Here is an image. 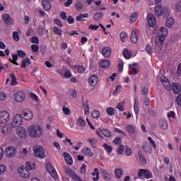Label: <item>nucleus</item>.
<instances>
[{
	"label": "nucleus",
	"instance_id": "obj_1",
	"mask_svg": "<svg viewBox=\"0 0 181 181\" xmlns=\"http://www.w3.org/2000/svg\"><path fill=\"white\" fill-rule=\"evenodd\" d=\"M168 33H169V31L165 27L160 28L157 33V36L156 37V45L160 50L163 47V44L165 43Z\"/></svg>",
	"mask_w": 181,
	"mask_h": 181
},
{
	"label": "nucleus",
	"instance_id": "obj_2",
	"mask_svg": "<svg viewBox=\"0 0 181 181\" xmlns=\"http://www.w3.org/2000/svg\"><path fill=\"white\" fill-rule=\"evenodd\" d=\"M27 131L30 138H40L43 135V130L38 124H30L28 127Z\"/></svg>",
	"mask_w": 181,
	"mask_h": 181
},
{
	"label": "nucleus",
	"instance_id": "obj_3",
	"mask_svg": "<svg viewBox=\"0 0 181 181\" xmlns=\"http://www.w3.org/2000/svg\"><path fill=\"white\" fill-rule=\"evenodd\" d=\"M11 119V115L8 110H1L0 111V128H2V125L8 124Z\"/></svg>",
	"mask_w": 181,
	"mask_h": 181
},
{
	"label": "nucleus",
	"instance_id": "obj_4",
	"mask_svg": "<svg viewBox=\"0 0 181 181\" xmlns=\"http://www.w3.org/2000/svg\"><path fill=\"white\" fill-rule=\"evenodd\" d=\"M34 156L40 159H45L46 154H45V148L42 146L37 145L33 148Z\"/></svg>",
	"mask_w": 181,
	"mask_h": 181
},
{
	"label": "nucleus",
	"instance_id": "obj_5",
	"mask_svg": "<svg viewBox=\"0 0 181 181\" xmlns=\"http://www.w3.org/2000/svg\"><path fill=\"white\" fill-rule=\"evenodd\" d=\"M18 153V149L14 146H8L5 148V155L6 158H12Z\"/></svg>",
	"mask_w": 181,
	"mask_h": 181
},
{
	"label": "nucleus",
	"instance_id": "obj_6",
	"mask_svg": "<svg viewBox=\"0 0 181 181\" xmlns=\"http://www.w3.org/2000/svg\"><path fill=\"white\" fill-rule=\"evenodd\" d=\"M22 118V115L19 113L16 114L13 118L11 127L13 128H18V127H21L23 122V119Z\"/></svg>",
	"mask_w": 181,
	"mask_h": 181
},
{
	"label": "nucleus",
	"instance_id": "obj_7",
	"mask_svg": "<svg viewBox=\"0 0 181 181\" xmlns=\"http://www.w3.org/2000/svg\"><path fill=\"white\" fill-rule=\"evenodd\" d=\"M21 117L25 121H32L33 119V112L28 108L23 109L21 111Z\"/></svg>",
	"mask_w": 181,
	"mask_h": 181
},
{
	"label": "nucleus",
	"instance_id": "obj_8",
	"mask_svg": "<svg viewBox=\"0 0 181 181\" xmlns=\"http://www.w3.org/2000/svg\"><path fill=\"white\" fill-rule=\"evenodd\" d=\"M18 173L23 179H29V177H30V172H29L28 169L25 168L23 165H21L18 168Z\"/></svg>",
	"mask_w": 181,
	"mask_h": 181
},
{
	"label": "nucleus",
	"instance_id": "obj_9",
	"mask_svg": "<svg viewBox=\"0 0 181 181\" xmlns=\"http://www.w3.org/2000/svg\"><path fill=\"white\" fill-rule=\"evenodd\" d=\"M16 134L18 136V138H21V139H25L28 136V132H26V129L23 127H18L16 129Z\"/></svg>",
	"mask_w": 181,
	"mask_h": 181
},
{
	"label": "nucleus",
	"instance_id": "obj_10",
	"mask_svg": "<svg viewBox=\"0 0 181 181\" xmlns=\"http://www.w3.org/2000/svg\"><path fill=\"white\" fill-rule=\"evenodd\" d=\"M14 101L16 103H23V101H25V98H26V96L25 95V93L22 90H18L13 95Z\"/></svg>",
	"mask_w": 181,
	"mask_h": 181
},
{
	"label": "nucleus",
	"instance_id": "obj_11",
	"mask_svg": "<svg viewBox=\"0 0 181 181\" xmlns=\"http://www.w3.org/2000/svg\"><path fill=\"white\" fill-rule=\"evenodd\" d=\"M47 170L48 173H49V175L52 176V177H54V179H57L59 177L56 169H54V167L50 163H47Z\"/></svg>",
	"mask_w": 181,
	"mask_h": 181
},
{
	"label": "nucleus",
	"instance_id": "obj_12",
	"mask_svg": "<svg viewBox=\"0 0 181 181\" xmlns=\"http://www.w3.org/2000/svg\"><path fill=\"white\" fill-rule=\"evenodd\" d=\"M139 177H145V179H151L152 173L146 169H141L138 173Z\"/></svg>",
	"mask_w": 181,
	"mask_h": 181
},
{
	"label": "nucleus",
	"instance_id": "obj_13",
	"mask_svg": "<svg viewBox=\"0 0 181 181\" xmlns=\"http://www.w3.org/2000/svg\"><path fill=\"white\" fill-rule=\"evenodd\" d=\"M12 124H4V126L1 128V132L2 135H4L6 136V135H9V134H11L12 132Z\"/></svg>",
	"mask_w": 181,
	"mask_h": 181
},
{
	"label": "nucleus",
	"instance_id": "obj_14",
	"mask_svg": "<svg viewBox=\"0 0 181 181\" xmlns=\"http://www.w3.org/2000/svg\"><path fill=\"white\" fill-rule=\"evenodd\" d=\"M148 24L150 28H155L156 26V18H155V16L153 14H148V16L147 18Z\"/></svg>",
	"mask_w": 181,
	"mask_h": 181
},
{
	"label": "nucleus",
	"instance_id": "obj_15",
	"mask_svg": "<svg viewBox=\"0 0 181 181\" xmlns=\"http://www.w3.org/2000/svg\"><path fill=\"white\" fill-rule=\"evenodd\" d=\"M88 84L90 87H95L98 84V76L97 75H91L88 78Z\"/></svg>",
	"mask_w": 181,
	"mask_h": 181
},
{
	"label": "nucleus",
	"instance_id": "obj_16",
	"mask_svg": "<svg viewBox=\"0 0 181 181\" xmlns=\"http://www.w3.org/2000/svg\"><path fill=\"white\" fill-rule=\"evenodd\" d=\"M160 81L163 86L168 90V91L172 90V86H170V82H169V79L166 78V76H162L160 78Z\"/></svg>",
	"mask_w": 181,
	"mask_h": 181
},
{
	"label": "nucleus",
	"instance_id": "obj_17",
	"mask_svg": "<svg viewBox=\"0 0 181 181\" xmlns=\"http://www.w3.org/2000/svg\"><path fill=\"white\" fill-rule=\"evenodd\" d=\"M2 19L6 25H13V23L15 22L13 18H11L9 14H4L2 16Z\"/></svg>",
	"mask_w": 181,
	"mask_h": 181
},
{
	"label": "nucleus",
	"instance_id": "obj_18",
	"mask_svg": "<svg viewBox=\"0 0 181 181\" xmlns=\"http://www.w3.org/2000/svg\"><path fill=\"white\" fill-rule=\"evenodd\" d=\"M111 47H104L102 49V54L103 56H104V57H105V59H108L111 57Z\"/></svg>",
	"mask_w": 181,
	"mask_h": 181
},
{
	"label": "nucleus",
	"instance_id": "obj_19",
	"mask_svg": "<svg viewBox=\"0 0 181 181\" xmlns=\"http://www.w3.org/2000/svg\"><path fill=\"white\" fill-rule=\"evenodd\" d=\"M175 18H173V17H169L167 18L166 21H165V28H168V29H172V28H173V26H175Z\"/></svg>",
	"mask_w": 181,
	"mask_h": 181
},
{
	"label": "nucleus",
	"instance_id": "obj_20",
	"mask_svg": "<svg viewBox=\"0 0 181 181\" xmlns=\"http://www.w3.org/2000/svg\"><path fill=\"white\" fill-rule=\"evenodd\" d=\"M63 158H64V160L67 165H73V158H71V156L67 152H64L62 154Z\"/></svg>",
	"mask_w": 181,
	"mask_h": 181
},
{
	"label": "nucleus",
	"instance_id": "obj_21",
	"mask_svg": "<svg viewBox=\"0 0 181 181\" xmlns=\"http://www.w3.org/2000/svg\"><path fill=\"white\" fill-rule=\"evenodd\" d=\"M172 89L174 94H180L181 93V86L179 83H173Z\"/></svg>",
	"mask_w": 181,
	"mask_h": 181
},
{
	"label": "nucleus",
	"instance_id": "obj_22",
	"mask_svg": "<svg viewBox=\"0 0 181 181\" xmlns=\"http://www.w3.org/2000/svg\"><path fill=\"white\" fill-rule=\"evenodd\" d=\"M159 127L161 129L166 131L168 128V121L165 119H160L159 121Z\"/></svg>",
	"mask_w": 181,
	"mask_h": 181
},
{
	"label": "nucleus",
	"instance_id": "obj_23",
	"mask_svg": "<svg viewBox=\"0 0 181 181\" xmlns=\"http://www.w3.org/2000/svg\"><path fill=\"white\" fill-rule=\"evenodd\" d=\"M143 149L146 153H152V146L148 142H144L143 144Z\"/></svg>",
	"mask_w": 181,
	"mask_h": 181
},
{
	"label": "nucleus",
	"instance_id": "obj_24",
	"mask_svg": "<svg viewBox=\"0 0 181 181\" xmlns=\"http://www.w3.org/2000/svg\"><path fill=\"white\" fill-rule=\"evenodd\" d=\"M25 167L28 170H35L36 169V163L33 161H27Z\"/></svg>",
	"mask_w": 181,
	"mask_h": 181
},
{
	"label": "nucleus",
	"instance_id": "obj_25",
	"mask_svg": "<svg viewBox=\"0 0 181 181\" xmlns=\"http://www.w3.org/2000/svg\"><path fill=\"white\" fill-rule=\"evenodd\" d=\"M163 13V7L162 5L158 4L155 8V13L156 16H162V13Z\"/></svg>",
	"mask_w": 181,
	"mask_h": 181
},
{
	"label": "nucleus",
	"instance_id": "obj_26",
	"mask_svg": "<svg viewBox=\"0 0 181 181\" xmlns=\"http://www.w3.org/2000/svg\"><path fill=\"white\" fill-rule=\"evenodd\" d=\"M129 70L132 74H138V64H134L129 65Z\"/></svg>",
	"mask_w": 181,
	"mask_h": 181
},
{
	"label": "nucleus",
	"instance_id": "obj_27",
	"mask_svg": "<svg viewBox=\"0 0 181 181\" xmlns=\"http://www.w3.org/2000/svg\"><path fill=\"white\" fill-rule=\"evenodd\" d=\"M82 153L85 155V156H93V152L91 151V149L89 147H84L82 149Z\"/></svg>",
	"mask_w": 181,
	"mask_h": 181
},
{
	"label": "nucleus",
	"instance_id": "obj_28",
	"mask_svg": "<svg viewBox=\"0 0 181 181\" xmlns=\"http://www.w3.org/2000/svg\"><path fill=\"white\" fill-rule=\"evenodd\" d=\"M131 40L132 43H138V33L135 30H132Z\"/></svg>",
	"mask_w": 181,
	"mask_h": 181
},
{
	"label": "nucleus",
	"instance_id": "obj_29",
	"mask_svg": "<svg viewBox=\"0 0 181 181\" xmlns=\"http://www.w3.org/2000/svg\"><path fill=\"white\" fill-rule=\"evenodd\" d=\"M134 110L137 115L139 114V100L137 98L134 99Z\"/></svg>",
	"mask_w": 181,
	"mask_h": 181
},
{
	"label": "nucleus",
	"instance_id": "obj_30",
	"mask_svg": "<svg viewBox=\"0 0 181 181\" xmlns=\"http://www.w3.org/2000/svg\"><path fill=\"white\" fill-rule=\"evenodd\" d=\"M100 173L103 176V179L106 181H110V173H108V171H107L105 169H101Z\"/></svg>",
	"mask_w": 181,
	"mask_h": 181
},
{
	"label": "nucleus",
	"instance_id": "obj_31",
	"mask_svg": "<svg viewBox=\"0 0 181 181\" xmlns=\"http://www.w3.org/2000/svg\"><path fill=\"white\" fill-rule=\"evenodd\" d=\"M92 176H94L93 178V181H97L100 180V172L98 171V168H95L94 171L92 173Z\"/></svg>",
	"mask_w": 181,
	"mask_h": 181
},
{
	"label": "nucleus",
	"instance_id": "obj_32",
	"mask_svg": "<svg viewBox=\"0 0 181 181\" xmlns=\"http://www.w3.org/2000/svg\"><path fill=\"white\" fill-rule=\"evenodd\" d=\"M100 66L103 69H108V67L111 66V63L110 62V60L103 59L100 62Z\"/></svg>",
	"mask_w": 181,
	"mask_h": 181
},
{
	"label": "nucleus",
	"instance_id": "obj_33",
	"mask_svg": "<svg viewBox=\"0 0 181 181\" xmlns=\"http://www.w3.org/2000/svg\"><path fill=\"white\" fill-rule=\"evenodd\" d=\"M42 4L45 11H48L52 9V4H50V1H42Z\"/></svg>",
	"mask_w": 181,
	"mask_h": 181
},
{
	"label": "nucleus",
	"instance_id": "obj_34",
	"mask_svg": "<svg viewBox=\"0 0 181 181\" xmlns=\"http://www.w3.org/2000/svg\"><path fill=\"white\" fill-rule=\"evenodd\" d=\"M32 62H30V59L27 58L25 59H23L22 62H21V67L23 69H26V67H28V66H29Z\"/></svg>",
	"mask_w": 181,
	"mask_h": 181
},
{
	"label": "nucleus",
	"instance_id": "obj_35",
	"mask_svg": "<svg viewBox=\"0 0 181 181\" xmlns=\"http://www.w3.org/2000/svg\"><path fill=\"white\" fill-rule=\"evenodd\" d=\"M115 177L117 179H121L122 177V175H124V171H122V169L117 168L115 170Z\"/></svg>",
	"mask_w": 181,
	"mask_h": 181
},
{
	"label": "nucleus",
	"instance_id": "obj_36",
	"mask_svg": "<svg viewBox=\"0 0 181 181\" xmlns=\"http://www.w3.org/2000/svg\"><path fill=\"white\" fill-rule=\"evenodd\" d=\"M126 129L129 134H135V132L136 131L135 126L133 124H129L126 127Z\"/></svg>",
	"mask_w": 181,
	"mask_h": 181
},
{
	"label": "nucleus",
	"instance_id": "obj_37",
	"mask_svg": "<svg viewBox=\"0 0 181 181\" xmlns=\"http://www.w3.org/2000/svg\"><path fill=\"white\" fill-rule=\"evenodd\" d=\"M123 56L124 57H125V59H129L132 56V52H131L128 49H124L123 51Z\"/></svg>",
	"mask_w": 181,
	"mask_h": 181
},
{
	"label": "nucleus",
	"instance_id": "obj_38",
	"mask_svg": "<svg viewBox=\"0 0 181 181\" xmlns=\"http://www.w3.org/2000/svg\"><path fill=\"white\" fill-rule=\"evenodd\" d=\"M174 11L176 13H180L181 12V1H177L174 6Z\"/></svg>",
	"mask_w": 181,
	"mask_h": 181
},
{
	"label": "nucleus",
	"instance_id": "obj_39",
	"mask_svg": "<svg viewBox=\"0 0 181 181\" xmlns=\"http://www.w3.org/2000/svg\"><path fill=\"white\" fill-rule=\"evenodd\" d=\"M103 148L107 152L108 155L112 152V147L110 145H108L107 143H105L103 146Z\"/></svg>",
	"mask_w": 181,
	"mask_h": 181
},
{
	"label": "nucleus",
	"instance_id": "obj_40",
	"mask_svg": "<svg viewBox=\"0 0 181 181\" xmlns=\"http://www.w3.org/2000/svg\"><path fill=\"white\" fill-rule=\"evenodd\" d=\"M162 15H163L165 18H169V16H170V9L168 7H164Z\"/></svg>",
	"mask_w": 181,
	"mask_h": 181
},
{
	"label": "nucleus",
	"instance_id": "obj_41",
	"mask_svg": "<svg viewBox=\"0 0 181 181\" xmlns=\"http://www.w3.org/2000/svg\"><path fill=\"white\" fill-rule=\"evenodd\" d=\"M74 70L78 71L81 74H83V73L86 71V68H84V66H83L78 65L74 67Z\"/></svg>",
	"mask_w": 181,
	"mask_h": 181
},
{
	"label": "nucleus",
	"instance_id": "obj_42",
	"mask_svg": "<svg viewBox=\"0 0 181 181\" xmlns=\"http://www.w3.org/2000/svg\"><path fill=\"white\" fill-rule=\"evenodd\" d=\"M88 16H89V15L87 13H83V14L81 13L76 17V21H78V22H81V21H83V19H84V18H88Z\"/></svg>",
	"mask_w": 181,
	"mask_h": 181
},
{
	"label": "nucleus",
	"instance_id": "obj_43",
	"mask_svg": "<svg viewBox=\"0 0 181 181\" xmlns=\"http://www.w3.org/2000/svg\"><path fill=\"white\" fill-rule=\"evenodd\" d=\"M103 13H95L93 14V21H101L103 19Z\"/></svg>",
	"mask_w": 181,
	"mask_h": 181
},
{
	"label": "nucleus",
	"instance_id": "obj_44",
	"mask_svg": "<svg viewBox=\"0 0 181 181\" xmlns=\"http://www.w3.org/2000/svg\"><path fill=\"white\" fill-rule=\"evenodd\" d=\"M11 78V86H16L18 84V81H16V77H15V74H11L10 75Z\"/></svg>",
	"mask_w": 181,
	"mask_h": 181
},
{
	"label": "nucleus",
	"instance_id": "obj_45",
	"mask_svg": "<svg viewBox=\"0 0 181 181\" xmlns=\"http://www.w3.org/2000/svg\"><path fill=\"white\" fill-rule=\"evenodd\" d=\"M125 101H122L117 104L116 108L119 110V111H124L125 110Z\"/></svg>",
	"mask_w": 181,
	"mask_h": 181
},
{
	"label": "nucleus",
	"instance_id": "obj_46",
	"mask_svg": "<svg viewBox=\"0 0 181 181\" xmlns=\"http://www.w3.org/2000/svg\"><path fill=\"white\" fill-rule=\"evenodd\" d=\"M145 49L147 54H149L150 56L153 54V49H152V46H151V45H146Z\"/></svg>",
	"mask_w": 181,
	"mask_h": 181
},
{
	"label": "nucleus",
	"instance_id": "obj_47",
	"mask_svg": "<svg viewBox=\"0 0 181 181\" xmlns=\"http://www.w3.org/2000/svg\"><path fill=\"white\" fill-rule=\"evenodd\" d=\"M125 151V147L124 145H119L117 148V155H122Z\"/></svg>",
	"mask_w": 181,
	"mask_h": 181
},
{
	"label": "nucleus",
	"instance_id": "obj_48",
	"mask_svg": "<svg viewBox=\"0 0 181 181\" xmlns=\"http://www.w3.org/2000/svg\"><path fill=\"white\" fill-rule=\"evenodd\" d=\"M91 115H92L93 118H94L95 119H97L100 118L101 113L100 112L99 110H93L92 112Z\"/></svg>",
	"mask_w": 181,
	"mask_h": 181
},
{
	"label": "nucleus",
	"instance_id": "obj_49",
	"mask_svg": "<svg viewBox=\"0 0 181 181\" xmlns=\"http://www.w3.org/2000/svg\"><path fill=\"white\" fill-rule=\"evenodd\" d=\"M139 160L141 162V163L143 165H146V159L145 158V157H144V154L141 151L139 152Z\"/></svg>",
	"mask_w": 181,
	"mask_h": 181
},
{
	"label": "nucleus",
	"instance_id": "obj_50",
	"mask_svg": "<svg viewBox=\"0 0 181 181\" xmlns=\"http://www.w3.org/2000/svg\"><path fill=\"white\" fill-rule=\"evenodd\" d=\"M102 135H104L106 138H111V132L110 130L103 129Z\"/></svg>",
	"mask_w": 181,
	"mask_h": 181
},
{
	"label": "nucleus",
	"instance_id": "obj_51",
	"mask_svg": "<svg viewBox=\"0 0 181 181\" xmlns=\"http://www.w3.org/2000/svg\"><path fill=\"white\" fill-rule=\"evenodd\" d=\"M77 124L79 127H86V121H84V119H83V118L81 117H79L78 119Z\"/></svg>",
	"mask_w": 181,
	"mask_h": 181
},
{
	"label": "nucleus",
	"instance_id": "obj_52",
	"mask_svg": "<svg viewBox=\"0 0 181 181\" xmlns=\"http://www.w3.org/2000/svg\"><path fill=\"white\" fill-rule=\"evenodd\" d=\"M136 19H138V13L134 12L130 16L131 22H136Z\"/></svg>",
	"mask_w": 181,
	"mask_h": 181
},
{
	"label": "nucleus",
	"instance_id": "obj_53",
	"mask_svg": "<svg viewBox=\"0 0 181 181\" xmlns=\"http://www.w3.org/2000/svg\"><path fill=\"white\" fill-rule=\"evenodd\" d=\"M83 108L86 115H88L90 114V107L88 106V103H84Z\"/></svg>",
	"mask_w": 181,
	"mask_h": 181
},
{
	"label": "nucleus",
	"instance_id": "obj_54",
	"mask_svg": "<svg viewBox=\"0 0 181 181\" xmlns=\"http://www.w3.org/2000/svg\"><path fill=\"white\" fill-rule=\"evenodd\" d=\"M106 112L108 115H114V113L115 112V110L112 107H107L106 109Z\"/></svg>",
	"mask_w": 181,
	"mask_h": 181
},
{
	"label": "nucleus",
	"instance_id": "obj_55",
	"mask_svg": "<svg viewBox=\"0 0 181 181\" xmlns=\"http://www.w3.org/2000/svg\"><path fill=\"white\" fill-rule=\"evenodd\" d=\"M13 37L16 42H19L21 40V37H19V33L18 32L14 31L13 33Z\"/></svg>",
	"mask_w": 181,
	"mask_h": 181
},
{
	"label": "nucleus",
	"instance_id": "obj_56",
	"mask_svg": "<svg viewBox=\"0 0 181 181\" xmlns=\"http://www.w3.org/2000/svg\"><path fill=\"white\" fill-rule=\"evenodd\" d=\"M6 93L5 92H0V101H5L7 99Z\"/></svg>",
	"mask_w": 181,
	"mask_h": 181
},
{
	"label": "nucleus",
	"instance_id": "obj_57",
	"mask_svg": "<svg viewBox=\"0 0 181 181\" xmlns=\"http://www.w3.org/2000/svg\"><path fill=\"white\" fill-rule=\"evenodd\" d=\"M118 70L119 71L122 72L124 70V61L119 60L118 63Z\"/></svg>",
	"mask_w": 181,
	"mask_h": 181
},
{
	"label": "nucleus",
	"instance_id": "obj_58",
	"mask_svg": "<svg viewBox=\"0 0 181 181\" xmlns=\"http://www.w3.org/2000/svg\"><path fill=\"white\" fill-rule=\"evenodd\" d=\"M167 117L169 118H172L173 119H175L176 118V113L173 111H170L167 114Z\"/></svg>",
	"mask_w": 181,
	"mask_h": 181
},
{
	"label": "nucleus",
	"instance_id": "obj_59",
	"mask_svg": "<svg viewBox=\"0 0 181 181\" xmlns=\"http://www.w3.org/2000/svg\"><path fill=\"white\" fill-rule=\"evenodd\" d=\"M6 172V166L4 164L0 165V176Z\"/></svg>",
	"mask_w": 181,
	"mask_h": 181
},
{
	"label": "nucleus",
	"instance_id": "obj_60",
	"mask_svg": "<svg viewBox=\"0 0 181 181\" xmlns=\"http://www.w3.org/2000/svg\"><path fill=\"white\" fill-rule=\"evenodd\" d=\"M148 141L150 142L151 145H152L153 148L154 149H156V142H155L154 140L152 139V137L148 136Z\"/></svg>",
	"mask_w": 181,
	"mask_h": 181
},
{
	"label": "nucleus",
	"instance_id": "obj_61",
	"mask_svg": "<svg viewBox=\"0 0 181 181\" xmlns=\"http://www.w3.org/2000/svg\"><path fill=\"white\" fill-rule=\"evenodd\" d=\"M69 94L71 95V97L76 98L77 97V90H76V89H71L69 90Z\"/></svg>",
	"mask_w": 181,
	"mask_h": 181
},
{
	"label": "nucleus",
	"instance_id": "obj_62",
	"mask_svg": "<svg viewBox=\"0 0 181 181\" xmlns=\"http://www.w3.org/2000/svg\"><path fill=\"white\" fill-rule=\"evenodd\" d=\"M31 43H34L35 45H39V38L36 36H34L30 38Z\"/></svg>",
	"mask_w": 181,
	"mask_h": 181
},
{
	"label": "nucleus",
	"instance_id": "obj_63",
	"mask_svg": "<svg viewBox=\"0 0 181 181\" xmlns=\"http://www.w3.org/2000/svg\"><path fill=\"white\" fill-rule=\"evenodd\" d=\"M127 33H125V32L121 33L120 39H121L122 42H125V40H127Z\"/></svg>",
	"mask_w": 181,
	"mask_h": 181
},
{
	"label": "nucleus",
	"instance_id": "obj_64",
	"mask_svg": "<svg viewBox=\"0 0 181 181\" xmlns=\"http://www.w3.org/2000/svg\"><path fill=\"white\" fill-rule=\"evenodd\" d=\"M126 155L127 156H131L132 155V149L129 146H126Z\"/></svg>",
	"mask_w": 181,
	"mask_h": 181
}]
</instances>
